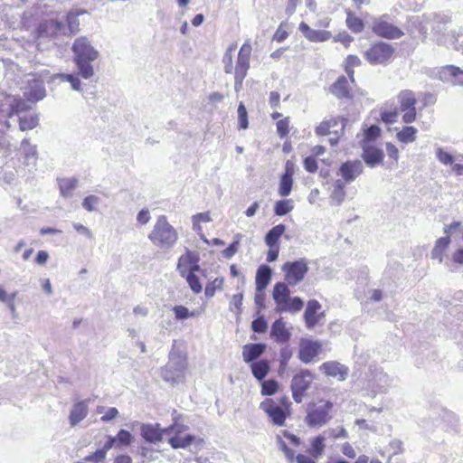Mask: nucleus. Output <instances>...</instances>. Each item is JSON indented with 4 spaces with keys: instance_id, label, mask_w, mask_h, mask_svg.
<instances>
[{
    "instance_id": "f257e3e1",
    "label": "nucleus",
    "mask_w": 463,
    "mask_h": 463,
    "mask_svg": "<svg viewBox=\"0 0 463 463\" xmlns=\"http://www.w3.org/2000/svg\"><path fill=\"white\" fill-rule=\"evenodd\" d=\"M449 18L444 14H430L422 16H414L409 20V28L411 33L417 32L422 36V41L428 37L429 26L433 33V41L438 45H444L448 35V24Z\"/></svg>"
},
{
    "instance_id": "f03ea898",
    "label": "nucleus",
    "mask_w": 463,
    "mask_h": 463,
    "mask_svg": "<svg viewBox=\"0 0 463 463\" xmlns=\"http://www.w3.org/2000/svg\"><path fill=\"white\" fill-rule=\"evenodd\" d=\"M73 61L79 74L84 80H90L95 75L93 62L99 58V52L92 46L87 37L77 38L71 47Z\"/></svg>"
},
{
    "instance_id": "7ed1b4c3",
    "label": "nucleus",
    "mask_w": 463,
    "mask_h": 463,
    "mask_svg": "<svg viewBox=\"0 0 463 463\" xmlns=\"http://www.w3.org/2000/svg\"><path fill=\"white\" fill-rule=\"evenodd\" d=\"M148 239L156 247L166 250L175 245L178 240V232L168 222L166 216L160 215L148 234Z\"/></svg>"
},
{
    "instance_id": "20e7f679",
    "label": "nucleus",
    "mask_w": 463,
    "mask_h": 463,
    "mask_svg": "<svg viewBox=\"0 0 463 463\" xmlns=\"http://www.w3.org/2000/svg\"><path fill=\"white\" fill-rule=\"evenodd\" d=\"M186 368V356L174 345L167 364L161 369V376L165 382L177 383L184 379Z\"/></svg>"
},
{
    "instance_id": "39448f33",
    "label": "nucleus",
    "mask_w": 463,
    "mask_h": 463,
    "mask_svg": "<svg viewBox=\"0 0 463 463\" xmlns=\"http://www.w3.org/2000/svg\"><path fill=\"white\" fill-rule=\"evenodd\" d=\"M332 408L333 403L329 401L321 400L318 403H308L305 422L312 428L326 424L331 419L330 411Z\"/></svg>"
},
{
    "instance_id": "423d86ee",
    "label": "nucleus",
    "mask_w": 463,
    "mask_h": 463,
    "mask_svg": "<svg viewBox=\"0 0 463 463\" xmlns=\"http://www.w3.org/2000/svg\"><path fill=\"white\" fill-rule=\"evenodd\" d=\"M21 90L27 101L37 102L46 97V90L42 75L27 74L23 80Z\"/></svg>"
},
{
    "instance_id": "0eeeda50",
    "label": "nucleus",
    "mask_w": 463,
    "mask_h": 463,
    "mask_svg": "<svg viewBox=\"0 0 463 463\" xmlns=\"http://www.w3.org/2000/svg\"><path fill=\"white\" fill-rule=\"evenodd\" d=\"M284 272V279L289 286L299 284L309 270L308 262L306 259H299L294 261H287L281 267Z\"/></svg>"
},
{
    "instance_id": "6e6552de",
    "label": "nucleus",
    "mask_w": 463,
    "mask_h": 463,
    "mask_svg": "<svg viewBox=\"0 0 463 463\" xmlns=\"http://www.w3.org/2000/svg\"><path fill=\"white\" fill-rule=\"evenodd\" d=\"M314 374L308 370H301L291 380L292 397L297 403L302 402L305 392L310 388Z\"/></svg>"
},
{
    "instance_id": "1a4fd4ad",
    "label": "nucleus",
    "mask_w": 463,
    "mask_h": 463,
    "mask_svg": "<svg viewBox=\"0 0 463 463\" xmlns=\"http://www.w3.org/2000/svg\"><path fill=\"white\" fill-rule=\"evenodd\" d=\"M29 105L20 97L0 92V114L6 118H12L14 113H23Z\"/></svg>"
},
{
    "instance_id": "9d476101",
    "label": "nucleus",
    "mask_w": 463,
    "mask_h": 463,
    "mask_svg": "<svg viewBox=\"0 0 463 463\" xmlns=\"http://www.w3.org/2000/svg\"><path fill=\"white\" fill-rule=\"evenodd\" d=\"M394 52L393 47L386 43H378L371 46L364 53L371 64H383L388 62Z\"/></svg>"
},
{
    "instance_id": "9b49d317",
    "label": "nucleus",
    "mask_w": 463,
    "mask_h": 463,
    "mask_svg": "<svg viewBox=\"0 0 463 463\" xmlns=\"http://www.w3.org/2000/svg\"><path fill=\"white\" fill-rule=\"evenodd\" d=\"M321 304L316 300L311 299L307 302L303 317L306 327L313 329L317 325H324L325 323V311H321Z\"/></svg>"
},
{
    "instance_id": "f8f14e48",
    "label": "nucleus",
    "mask_w": 463,
    "mask_h": 463,
    "mask_svg": "<svg viewBox=\"0 0 463 463\" xmlns=\"http://www.w3.org/2000/svg\"><path fill=\"white\" fill-rule=\"evenodd\" d=\"M260 408L265 411L271 422L278 426H283L288 416V412L281 407L278 402L272 399L264 400Z\"/></svg>"
},
{
    "instance_id": "ddd939ff",
    "label": "nucleus",
    "mask_w": 463,
    "mask_h": 463,
    "mask_svg": "<svg viewBox=\"0 0 463 463\" xmlns=\"http://www.w3.org/2000/svg\"><path fill=\"white\" fill-rule=\"evenodd\" d=\"M66 26L62 22L49 20L41 23L37 27V40L54 39L60 34H64Z\"/></svg>"
},
{
    "instance_id": "4468645a",
    "label": "nucleus",
    "mask_w": 463,
    "mask_h": 463,
    "mask_svg": "<svg viewBox=\"0 0 463 463\" xmlns=\"http://www.w3.org/2000/svg\"><path fill=\"white\" fill-rule=\"evenodd\" d=\"M373 32L387 39H399L404 34L401 29L383 20V17L373 22Z\"/></svg>"
},
{
    "instance_id": "2eb2a0df",
    "label": "nucleus",
    "mask_w": 463,
    "mask_h": 463,
    "mask_svg": "<svg viewBox=\"0 0 463 463\" xmlns=\"http://www.w3.org/2000/svg\"><path fill=\"white\" fill-rule=\"evenodd\" d=\"M339 172L346 184L354 182L364 172V165L360 160H349L340 165Z\"/></svg>"
},
{
    "instance_id": "dca6fc26",
    "label": "nucleus",
    "mask_w": 463,
    "mask_h": 463,
    "mask_svg": "<svg viewBox=\"0 0 463 463\" xmlns=\"http://www.w3.org/2000/svg\"><path fill=\"white\" fill-rule=\"evenodd\" d=\"M438 78L452 85L463 86V71L454 65H446L438 71Z\"/></svg>"
},
{
    "instance_id": "f3484780",
    "label": "nucleus",
    "mask_w": 463,
    "mask_h": 463,
    "mask_svg": "<svg viewBox=\"0 0 463 463\" xmlns=\"http://www.w3.org/2000/svg\"><path fill=\"white\" fill-rule=\"evenodd\" d=\"M19 150L23 156V165L35 168L38 160L37 146L31 144L28 138H24L20 143Z\"/></svg>"
},
{
    "instance_id": "a211bd4d",
    "label": "nucleus",
    "mask_w": 463,
    "mask_h": 463,
    "mask_svg": "<svg viewBox=\"0 0 463 463\" xmlns=\"http://www.w3.org/2000/svg\"><path fill=\"white\" fill-rule=\"evenodd\" d=\"M251 45L250 42H246L240 49L236 65L234 68V74L247 76L250 69V58L251 54Z\"/></svg>"
},
{
    "instance_id": "6ab92c4d",
    "label": "nucleus",
    "mask_w": 463,
    "mask_h": 463,
    "mask_svg": "<svg viewBox=\"0 0 463 463\" xmlns=\"http://www.w3.org/2000/svg\"><path fill=\"white\" fill-rule=\"evenodd\" d=\"M321 346L318 341L302 340L299 345L298 358L305 364L310 363L318 354Z\"/></svg>"
},
{
    "instance_id": "aec40b11",
    "label": "nucleus",
    "mask_w": 463,
    "mask_h": 463,
    "mask_svg": "<svg viewBox=\"0 0 463 463\" xmlns=\"http://www.w3.org/2000/svg\"><path fill=\"white\" fill-rule=\"evenodd\" d=\"M319 369L327 376L338 378L339 381H345L349 373L348 367L336 361L325 362Z\"/></svg>"
},
{
    "instance_id": "412c9836",
    "label": "nucleus",
    "mask_w": 463,
    "mask_h": 463,
    "mask_svg": "<svg viewBox=\"0 0 463 463\" xmlns=\"http://www.w3.org/2000/svg\"><path fill=\"white\" fill-rule=\"evenodd\" d=\"M362 158L364 163L371 168H373L382 164L384 154L383 151L374 146H370L364 142Z\"/></svg>"
},
{
    "instance_id": "4be33fe9",
    "label": "nucleus",
    "mask_w": 463,
    "mask_h": 463,
    "mask_svg": "<svg viewBox=\"0 0 463 463\" xmlns=\"http://www.w3.org/2000/svg\"><path fill=\"white\" fill-rule=\"evenodd\" d=\"M89 412V401L84 400L78 402L73 404L70 415H69V422L71 427L79 424L82 420H84Z\"/></svg>"
},
{
    "instance_id": "5701e85b",
    "label": "nucleus",
    "mask_w": 463,
    "mask_h": 463,
    "mask_svg": "<svg viewBox=\"0 0 463 463\" xmlns=\"http://www.w3.org/2000/svg\"><path fill=\"white\" fill-rule=\"evenodd\" d=\"M299 31L308 41L314 43L327 41L332 36L329 31L312 29L304 22L300 23Z\"/></svg>"
},
{
    "instance_id": "b1692460",
    "label": "nucleus",
    "mask_w": 463,
    "mask_h": 463,
    "mask_svg": "<svg viewBox=\"0 0 463 463\" xmlns=\"http://www.w3.org/2000/svg\"><path fill=\"white\" fill-rule=\"evenodd\" d=\"M266 350V345L247 344L242 347V357L245 363H255V361L262 355Z\"/></svg>"
},
{
    "instance_id": "393cba45",
    "label": "nucleus",
    "mask_w": 463,
    "mask_h": 463,
    "mask_svg": "<svg viewBox=\"0 0 463 463\" xmlns=\"http://www.w3.org/2000/svg\"><path fill=\"white\" fill-rule=\"evenodd\" d=\"M270 335L277 343L283 344L290 339L291 333L286 327L282 318H279L271 326Z\"/></svg>"
},
{
    "instance_id": "a878e982",
    "label": "nucleus",
    "mask_w": 463,
    "mask_h": 463,
    "mask_svg": "<svg viewBox=\"0 0 463 463\" xmlns=\"http://www.w3.org/2000/svg\"><path fill=\"white\" fill-rule=\"evenodd\" d=\"M30 107L23 113H14L19 118V129L21 131H27L35 128L39 124V117L36 113L27 114V110Z\"/></svg>"
},
{
    "instance_id": "bb28decb",
    "label": "nucleus",
    "mask_w": 463,
    "mask_h": 463,
    "mask_svg": "<svg viewBox=\"0 0 463 463\" xmlns=\"http://www.w3.org/2000/svg\"><path fill=\"white\" fill-rule=\"evenodd\" d=\"M289 295L290 290L288 288V283L278 282L275 284L272 297L277 304V310H279L284 304H286L287 300L289 298Z\"/></svg>"
},
{
    "instance_id": "cd10ccee",
    "label": "nucleus",
    "mask_w": 463,
    "mask_h": 463,
    "mask_svg": "<svg viewBox=\"0 0 463 463\" xmlns=\"http://www.w3.org/2000/svg\"><path fill=\"white\" fill-rule=\"evenodd\" d=\"M272 269L268 265H260L256 273V289L263 291L269 285L271 279Z\"/></svg>"
},
{
    "instance_id": "c85d7f7f",
    "label": "nucleus",
    "mask_w": 463,
    "mask_h": 463,
    "mask_svg": "<svg viewBox=\"0 0 463 463\" xmlns=\"http://www.w3.org/2000/svg\"><path fill=\"white\" fill-rule=\"evenodd\" d=\"M346 119L345 118H333L331 120L323 121L319 124V126L316 128V134L317 136H326L328 134H331L333 131H331V128L337 127L339 124L341 125L340 131L343 133Z\"/></svg>"
},
{
    "instance_id": "c756f323",
    "label": "nucleus",
    "mask_w": 463,
    "mask_h": 463,
    "mask_svg": "<svg viewBox=\"0 0 463 463\" xmlns=\"http://www.w3.org/2000/svg\"><path fill=\"white\" fill-rule=\"evenodd\" d=\"M80 75L77 73H57L52 77V80L58 79L61 82H69L71 90L75 91H83V84L80 79Z\"/></svg>"
},
{
    "instance_id": "7c9ffc66",
    "label": "nucleus",
    "mask_w": 463,
    "mask_h": 463,
    "mask_svg": "<svg viewBox=\"0 0 463 463\" xmlns=\"http://www.w3.org/2000/svg\"><path fill=\"white\" fill-rule=\"evenodd\" d=\"M141 434L146 440L156 443L162 439V437L165 434V432L164 431V429L159 428L158 424L155 426L147 424L142 426Z\"/></svg>"
},
{
    "instance_id": "2f4dec72",
    "label": "nucleus",
    "mask_w": 463,
    "mask_h": 463,
    "mask_svg": "<svg viewBox=\"0 0 463 463\" xmlns=\"http://www.w3.org/2000/svg\"><path fill=\"white\" fill-rule=\"evenodd\" d=\"M132 441V435L126 430H120L117 436L109 437L106 442V448L111 449L112 447H127Z\"/></svg>"
},
{
    "instance_id": "473e14b6",
    "label": "nucleus",
    "mask_w": 463,
    "mask_h": 463,
    "mask_svg": "<svg viewBox=\"0 0 463 463\" xmlns=\"http://www.w3.org/2000/svg\"><path fill=\"white\" fill-rule=\"evenodd\" d=\"M331 92L337 99H349L351 98L350 90L348 87V80L345 76H341L331 86Z\"/></svg>"
},
{
    "instance_id": "72a5a7b5",
    "label": "nucleus",
    "mask_w": 463,
    "mask_h": 463,
    "mask_svg": "<svg viewBox=\"0 0 463 463\" xmlns=\"http://www.w3.org/2000/svg\"><path fill=\"white\" fill-rule=\"evenodd\" d=\"M345 182L341 179L336 180L333 184V191L330 194L332 204L340 205L345 199Z\"/></svg>"
},
{
    "instance_id": "f704fd0d",
    "label": "nucleus",
    "mask_w": 463,
    "mask_h": 463,
    "mask_svg": "<svg viewBox=\"0 0 463 463\" xmlns=\"http://www.w3.org/2000/svg\"><path fill=\"white\" fill-rule=\"evenodd\" d=\"M450 243L449 236L438 239L431 250V258L438 260L439 263L443 261V252L447 250Z\"/></svg>"
},
{
    "instance_id": "c9c22d12",
    "label": "nucleus",
    "mask_w": 463,
    "mask_h": 463,
    "mask_svg": "<svg viewBox=\"0 0 463 463\" xmlns=\"http://www.w3.org/2000/svg\"><path fill=\"white\" fill-rule=\"evenodd\" d=\"M78 183H79V180L76 177L58 179V184H59L61 194L63 197L71 196L72 191L78 186Z\"/></svg>"
},
{
    "instance_id": "e433bc0d",
    "label": "nucleus",
    "mask_w": 463,
    "mask_h": 463,
    "mask_svg": "<svg viewBox=\"0 0 463 463\" xmlns=\"http://www.w3.org/2000/svg\"><path fill=\"white\" fill-rule=\"evenodd\" d=\"M250 369L253 376L258 381H263L269 372L270 366L267 360H260L250 364Z\"/></svg>"
},
{
    "instance_id": "4c0bfd02",
    "label": "nucleus",
    "mask_w": 463,
    "mask_h": 463,
    "mask_svg": "<svg viewBox=\"0 0 463 463\" xmlns=\"http://www.w3.org/2000/svg\"><path fill=\"white\" fill-rule=\"evenodd\" d=\"M286 231L284 224H278L270 229L265 236V243L268 246H279L278 241Z\"/></svg>"
},
{
    "instance_id": "58836bf2",
    "label": "nucleus",
    "mask_w": 463,
    "mask_h": 463,
    "mask_svg": "<svg viewBox=\"0 0 463 463\" xmlns=\"http://www.w3.org/2000/svg\"><path fill=\"white\" fill-rule=\"evenodd\" d=\"M195 439V437L190 434L185 436L175 435L169 438V443L174 449H185L189 447Z\"/></svg>"
},
{
    "instance_id": "ea45409f",
    "label": "nucleus",
    "mask_w": 463,
    "mask_h": 463,
    "mask_svg": "<svg viewBox=\"0 0 463 463\" xmlns=\"http://www.w3.org/2000/svg\"><path fill=\"white\" fill-rule=\"evenodd\" d=\"M399 101L401 105V110L415 109L416 99L414 93L411 90H402L399 94Z\"/></svg>"
},
{
    "instance_id": "a19ab883",
    "label": "nucleus",
    "mask_w": 463,
    "mask_h": 463,
    "mask_svg": "<svg viewBox=\"0 0 463 463\" xmlns=\"http://www.w3.org/2000/svg\"><path fill=\"white\" fill-rule=\"evenodd\" d=\"M303 307V300L298 297H294L293 298H289L286 304H284L278 311L297 313L300 311Z\"/></svg>"
},
{
    "instance_id": "79ce46f5",
    "label": "nucleus",
    "mask_w": 463,
    "mask_h": 463,
    "mask_svg": "<svg viewBox=\"0 0 463 463\" xmlns=\"http://www.w3.org/2000/svg\"><path fill=\"white\" fill-rule=\"evenodd\" d=\"M293 179L289 175H282L279 185V194L282 197L288 196L292 190Z\"/></svg>"
},
{
    "instance_id": "37998d69",
    "label": "nucleus",
    "mask_w": 463,
    "mask_h": 463,
    "mask_svg": "<svg viewBox=\"0 0 463 463\" xmlns=\"http://www.w3.org/2000/svg\"><path fill=\"white\" fill-rule=\"evenodd\" d=\"M417 129L414 127H404L397 133V138L402 143L413 142L416 138Z\"/></svg>"
},
{
    "instance_id": "c03bdc74",
    "label": "nucleus",
    "mask_w": 463,
    "mask_h": 463,
    "mask_svg": "<svg viewBox=\"0 0 463 463\" xmlns=\"http://www.w3.org/2000/svg\"><path fill=\"white\" fill-rule=\"evenodd\" d=\"M294 208L292 200H280L275 203L274 213L278 216H283L291 212Z\"/></svg>"
},
{
    "instance_id": "a18cd8bd",
    "label": "nucleus",
    "mask_w": 463,
    "mask_h": 463,
    "mask_svg": "<svg viewBox=\"0 0 463 463\" xmlns=\"http://www.w3.org/2000/svg\"><path fill=\"white\" fill-rule=\"evenodd\" d=\"M109 449L106 448V443L104 444L103 448L97 449L95 452L90 453V455L86 456L84 458V460L87 462H93V463H102L107 455V451Z\"/></svg>"
},
{
    "instance_id": "49530a36",
    "label": "nucleus",
    "mask_w": 463,
    "mask_h": 463,
    "mask_svg": "<svg viewBox=\"0 0 463 463\" xmlns=\"http://www.w3.org/2000/svg\"><path fill=\"white\" fill-rule=\"evenodd\" d=\"M324 441L325 438L323 436H317L312 440L309 452L314 458H317L322 455L325 449Z\"/></svg>"
},
{
    "instance_id": "de8ad7c7",
    "label": "nucleus",
    "mask_w": 463,
    "mask_h": 463,
    "mask_svg": "<svg viewBox=\"0 0 463 463\" xmlns=\"http://www.w3.org/2000/svg\"><path fill=\"white\" fill-rule=\"evenodd\" d=\"M79 14H80L79 12H77V13L70 12L67 14L68 29H69L70 33L72 34L77 33L80 30L79 29V25H80Z\"/></svg>"
},
{
    "instance_id": "09e8293b",
    "label": "nucleus",
    "mask_w": 463,
    "mask_h": 463,
    "mask_svg": "<svg viewBox=\"0 0 463 463\" xmlns=\"http://www.w3.org/2000/svg\"><path fill=\"white\" fill-rule=\"evenodd\" d=\"M278 387L277 381L273 379L263 381L261 383V393L267 396L273 395L277 392Z\"/></svg>"
},
{
    "instance_id": "8fccbe9b",
    "label": "nucleus",
    "mask_w": 463,
    "mask_h": 463,
    "mask_svg": "<svg viewBox=\"0 0 463 463\" xmlns=\"http://www.w3.org/2000/svg\"><path fill=\"white\" fill-rule=\"evenodd\" d=\"M100 203V198L96 195H89L84 198L82 207L88 212H94Z\"/></svg>"
},
{
    "instance_id": "3c124183",
    "label": "nucleus",
    "mask_w": 463,
    "mask_h": 463,
    "mask_svg": "<svg viewBox=\"0 0 463 463\" xmlns=\"http://www.w3.org/2000/svg\"><path fill=\"white\" fill-rule=\"evenodd\" d=\"M192 221H193V229L197 232V231L201 230V226H200L201 222H209L212 221V219H211L210 213L208 212H205V213H200L193 215Z\"/></svg>"
},
{
    "instance_id": "603ef678",
    "label": "nucleus",
    "mask_w": 463,
    "mask_h": 463,
    "mask_svg": "<svg viewBox=\"0 0 463 463\" xmlns=\"http://www.w3.org/2000/svg\"><path fill=\"white\" fill-rule=\"evenodd\" d=\"M189 263H192V256L190 253L183 255L179 258L177 270L179 271L182 277L185 278L186 275L188 274L186 271Z\"/></svg>"
},
{
    "instance_id": "864d4df0",
    "label": "nucleus",
    "mask_w": 463,
    "mask_h": 463,
    "mask_svg": "<svg viewBox=\"0 0 463 463\" xmlns=\"http://www.w3.org/2000/svg\"><path fill=\"white\" fill-rule=\"evenodd\" d=\"M223 284V279L221 278H216L212 282L208 283L204 289V294L207 298H212L214 296L217 288H221Z\"/></svg>"
},
{
    "instance_id": "5fc2aeb1",
    "label": "nucleus",
    "mask_w": 463,
    "mask_h": 463,
    "mask_svg": "<svg viewBox=\"0 0 463 463\" xmlns=\"http://www.w3.org/2000/svg\"><path fill=\"white\" fill-rule=\"evenodd\" d=\"M292 356V351L288 346L280 349L279 352V372L284 371Z\"/></svg>"
},
{
    "instance_id": "6e6d98bb",
    "label": "nucleus",
    "mask_w": 463,
    "mask_h": 463,
    "mask_svg": "<svg viewBox=\"0 0 463 463\" xmlns=\"http://www.w3.org/2000/svg\"><path fill=\"white\" fill-rule=\"evenodd\" d=\"M185 279L189 284V287L194 293L198 294L202 291L203 287L200 283L199 278L193 272H188Z\"/></svg>"
},
{
    "instance_id": "4d7b16f0",
    "label": "nucleus",
    "mask_w": 463,
    "mask_h": 463,
    "mask_svg": "<svg viewBox=\"0 0 463 463\" xmlns=\"http://www.w3.org/2000/svg\"><path fill=\"white\" fill-rule=\"evenodd\" d=\"M173 311L177 320H184L194 317V313L190 312L184 306H175Z\"/></svg>"
},
{
    "instance_id": "13d9d810",
    "label": "nucleus",
    "mask_w": 463,
    "mask_h": 463,
    "mask_svg": "<svg viewBox=\"0 0 463 463\" xmlns=\"http://www.w3.org/2000/svg\"><path fill=\"white\" fill-rule=\"evenodd\" d=\"M46 7L42 2L36 3L31 11H26L24 13V20H26L29 16H40L47 14V13L43 10Z\"/></svg>"
},
{
    "instance_id": "bf43d9fd",
    "label": "nucleus",
    "mask_w": 463,
    "mask_h": 463,
    "mask_svg": "<svg viewBox=\"0 0 463 463\" xmlns=\"http://www.w3.org/2000/svg\"><path fill=\"white\" fill-rule=\"evenodd\" d=\"M454 264L463 265V249H458L453 252L451 261H446L445 265L451 271L455 270Z\"/></svg>"
},
{
    "instance_id": "052dcab7",
    "label": "nucleus",
    "mask_w": 463,
    "mask_h": 463,
    "mask_svg": "<svg viewBox=\"0 0 463 463\" xmlns=\"http://www.w3.org/2000/svg\"><path fill=\"white\" fill-rule=\"evenodd\" d=\"M238 119H239V124H240L241 128H242V129L248 128V127H249L248 113H247L244 104L241 102L239 104V107H238Z\"/></svg>"
},
{
    "instance_id": "680f3d73",
    "label": "nucleus",
    "mask_w": 463,
    "mask_h": 463,
    "mask_svg": "<svg viewBox=\"0 0 463 463\" xmlns=\"http://www.w3.org/2000/svg\"><path fill=\"white\" fill-rule=\"evenodd\" d=\"M347 26L354 33H360L364 29L363 21L355 16L348 15L346 19Z\"/></svg>"
},
{
    "instance_id": "e2e57ef3",
    "label": "nucleus",
    "mask_w": 463,
    "mask_h": 463,
    "mask_svg": "<svg viewBox=\"0 0 463 463\" xmlns=\"http://www.w3.org/2000/svg\"><path fill=\"white\" fill-rule=\"evenodd\" d=\"M277 443H278L279 448L284 452L288 460L290 463L294 462V459H295L294 451L287 446V443L282 439L280 435L277 436Z\"/></svg>"
},
{
    "instance_id": "0e129e2a",
    "label": "nucleus",
    "mask_w": 463,
    "mask_h": 463,
    "mask_svg": "<svg viewBox=\"0 0 463 463\" xmlns=\"http://www.w3.org/2000/svg\"><path fill=\"white\" fill-rule=\"evenodd\" d=\"M436 156L440 163L446 165H452L454 162L453 156L444 151L441 147L437 148Z\"/></svg>"
},
{
    "instance_id": "69168bd1",
    "label": "nucleus",
    "mask_w": 463,
    "mask_h": 463,
    "mask_svg": "<svg viewBox=\"0 0 463 463\" xmlns=\"http://www.w3.org/2000/svg\"><path fill=\"white\" fill-rule=\"evenodd\" d=\"M251 328L256 333H264L268 328V324L264 318V317H259L254 319L251 323Z\"/></svg>"
},
{
    "instance_id": "338daca9",
    "label": "nucleus",
    "mask_w": 463,
    "mask_h": 463,
    "mask_svg": "<svg viewBox=\"0 0 463 463\" xmlns=\"http://www.w3.org/2000/svg\"><path fill=\"white\" fill-rule=\"evenodd\" d=\"M388 450L391 457L401 454L403 452V443L400 439H392L388 445Z\"/></svg>"
},
{
    "instance_id": "774afa93",
    "label": "nucleus",
    "mask_w": 463,
    "mask_h": 463,
    "mask_svg": "<svg viewBox=\"0 0 463 463\" xmlns=\"http://www.w3.org/2000/svg\"><path fill=\"white\" fill-rule=\"evenodd\" d=\"M277 131L280 137H286L289 132V118H286L277 122Z\"/></svg>"
}]
</instances>
